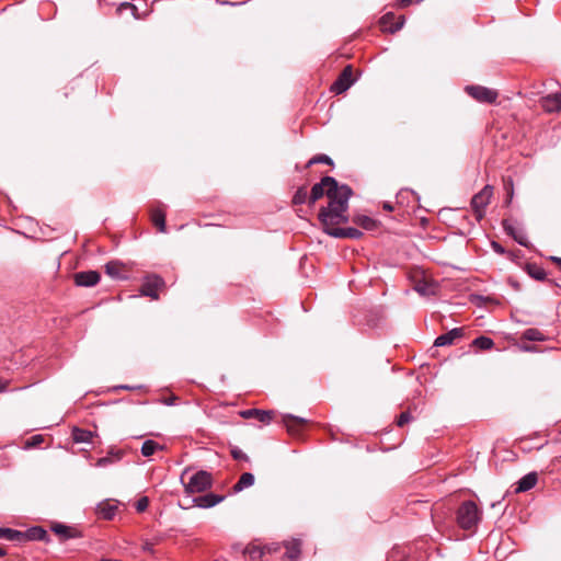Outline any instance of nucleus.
<instances>
[{
    "mask_svg": "<svg viewBox=\"0 0 561 561\" xmlns=\"http://www.w3.org/2000/svg\"><path fill=\"white\" fill-rule=\"evenodd\" d=\"M481 511L473 501H465L457 510V523L460 528L470 530L481 520Z\"/></svg>",
    "mask_w": 561,
    "mask_h": 561,
    "instance_id": "f03ea898",
    "label": "nucleus"
},
{
    "mask_svg": "<svg viewBox=\"0 0 561 561\" xmlns=\"http://www.w3.org/2000/svg\"><path fill=\"white\" fill-rule=\"evenodd\" d=\"M71 436L75 443H89L92 439L93 433L88 430L73 427Z\"/></svg>",
    "mask_w": 561,
    "mask_h": 561,
    "instance_id": "5701e85b",
    "label": "nucleus"
},
{
    "mask_svg": "<svg viewBox=\"0 0 561 561\" xmlns=\"http://www.w3.org/2000/svg\"><path fill=\"white\" fill-rule=\"evenodd\" d=\"M354 83L353 79V68L351 65L346 66L341 75L339 76L337 80L333 83L331 90L335 94H341L345 92Z\"/></svg>",
    "mask_w": 561,
    "mask_h": 561,
    "instance_id": "6e6552de",
    "label": "nucleus"
},
{
    "mask_svg": "<svg viewBox=\"0 0 561 561\" xmlns=\"http://www.w3.org/2000/svg\"><path fill=\"white\" fill-rule=\"evenodd\" d=\"M538 481V476L536 472H529L525 474L518 482L516 492H527L531 490Z\"/></svg>",
    "mask_w": 561,
    "mask_h": 561,
    "instance_id": "6ab92c4d",
    "label": "nucleus"
},
{
    "mask_svg": "<svg viewBox=\"0 0 561 561\" xmlns=\"http://www.w3.org/2000/svg\"><path fill=\"white\" fill-rule=\"evenodd\" d=\"M328 234L334 238L359 239L363 236V232L357 228L347 227L328 229Z\"/></svg>",
    "mask_w": 561,
    "mask_h": 561,
    "instance_id": "4468645a",
    "label": "nucleus"
},
{
    "mask_svg": "<svg viewBox=\"0 0 561 561\" xmlns=\"http://www.w3.org/2000/svg\"><path fill=\"white\" fill-rule=\"evenodd\" d=\"M225 500L224 495L207 493L196 496L192 500L195 506L201 508H210Z\"/></svg>",
    "mask_w": 561,
    "mask_h": 561,
    "instance_id": "9b49d317",
    "label": "nucleus"
},
{
    "mask_svg": "<svg viewBox=\"0 0 561 561\" xmlns=\"http://www.w3.org/2000/svg\"><path fill=\"white\" fill-rule=\"evenodd\" d=\"M42 442H43V436L42 435H34L27 442V446L28 447H35V446L39 445Z\"/></svg>",
    "mask_w": 561,
    "mask_h": 561,
    "instance_id": "ea45409f",
    "label": "nucleus"
},
{
    "mask_svg": "<svg viewBox=\"0 0 561 561\" xmlns=\"http://www.w3.org/2000/svg\"><path fill=\"white\" fill-rule=\"evenodd\" d=\"M551 260H552L553 262H556L558 265H560V266H561V259H560V257L552 256V257H551Z\"/></svg>",
    "mask_w": 561,
    "mask_h": 561,
    "instance_id": "09e8293b",
    "label": "nucleus"
},
{
    "mask_svg": "<svg viewBox=\"0 0 561 561\" xmlns=\"http://www.w3.org/2000/svg\"><path fill=\"white\" fill-rule=\"evenodd\" d=\"M542 106L547 112L561 111V92L545 96L542 99Z\"/></svg>",
    "mask_w": 561,
    "mask_h": 561,
    "instance_id": "f3484780",
    "label": "nucleus"
},
{
    "mask_svg": "<svg viewBox=\"0 0 561 561\" xmlns=\"http://www.w3.org/2000/svg\"><path fill=\"white\" fill-rule=\"evenodd\" d=\"M7 388V383L5 382H2L0 381V392L4 391Z\"/></svg>",
    "mask_w": 561,
    "mask_h": 561,
    "instance_id": "8fccbe9b",
    "label": "nucleus"
},
{
    "mask_svg": "<svg viewBox=\"0 0 561 561\" xmlns=\"http://www.w3.org/2000/svg\"><path fill=\"white\" fill-rule=\"evenodd\" d=\"M316 163H325V164L332 165L333 161L327 154H318V156H314L313 158H311L308 161L307 167H310V165L316 164Z\"/></svg>",
    "mask_w": 561,
    "mask_h": 561,
    "instance_id": "72a5a7b5",
    "label": "nucleus"
},
{
    "mask_svg": "<svg viewBox=\"0 0 561 561\" xmlns=\"http://www.w3.org/2000/svg\"><path fill=\"white\" fill-rule=\"evenodd\" d=\"M164 286V280L158 275H150L145 278L141 285L140 293L142 296L158 299V290Z\"/></svg>",
    "mask_w": 561,
    "mask_h": 561,
    "instance_id": "0eeeda50",
    "label": "nucleus"
},
{
    "mask_svg": "<svg viewBox=\"0 0 561 561\" xmlns=\"http://www.w3.org/2000/svg\"><path fill=\"white\" fill-rule=\"evenodd\" d=\"M272 411L248 409V420H255L262 424H268L272 420Z\"/></svg>",
    "mask_w": 561,
    "mask_h": 561,
    "instance_id": "aec40b11",
    "label": "nucleus"
},
{
    "mask_svg": "<svg viewBox=\"0 0 561 561\" xmlns=\"http://www.w3.org/2000/svg\"><path fill=\"white\" fill-rule=\"evenodd\" d=\"M113 462H114L113 457L106 456V457L99 458L95 466L96 467H107V466L112 465Z\"/></svg>",
    "mask_w": 561,
    "mask_h": 561,
    "instance_id": "58836bf2",
    "label": "nucleus"
},
{
    "mask_svg": "<svg viewBox=\"0 0 561 561\" xmlns=\"http://www.w3.org/2000/svg\"><path fill=\"white\" fill-rule=\"evenodd\" d=\"M23 531L11 528H0V539L23 542Z\"/></svg>",
    "mask_w": 561,
    "mask_h": 561,
    "instance_id": "4be33fe9",
    "label": "nucleus"
},
{
    "mask_svg": "<svg viewBox=\"0 0 561 561\" xmlns=\"http://www.w3.org/2000/svg\"><path fill=\"white\" fill-rule=\"evenodd\" d=\"M112 455H113V456H115L117 460H119V459H121V457H122V454H121L119 451L114 453V454H112Z\"/></svg>",
    "mask_w": 561,
    "mask_h": 561,
    "instance_id": "3c124183",
    "label": "nucleus"
},
{
    "mask_svg": "<svg viewBox=\"0 0 561 561\" xmlns=\"http://www.w3.org/2000/svg\"><path fill=\"white\" fill-rule=\"evenodd\" d=\"M184 476L185 473L182 474L181 480L187 493H201L211 486V476L207 471L201 470L193 473L187 482H184Z\"/></svg>",
    "mask_w": 561,
    "mask_h": 561,
    "instance_id": "20e7f679",
    "label": "nucleus"
},
{
    "mask_svg": "<svg viewBox=\"0 0 561 561\" xmlns=\"http://www.w3.org/2000/svg\"><path fill=\"white\" fill-rule=\"evenodd\" d=\"M144 550L149 552V553H153V545L149 541L145 542L144 545Z\"/></svg>",
    "mask_w": 561,
    "mask_h": 561,
    "instance_id": "a18cd8bd",
    "label": "nucleus"
},
{
    "mask_svg": "<svg viewBox=\"0 0 561 561\" xmlns=\"http://www.w3.org/2000/svg\"><path fill=\"white\" fill-rule=\"evenodd\" d=\"M350 186L343 184L329 202L328 207H322L319 211V220L323 226V230L328 233V229H334L335 225L346 222L348 220L345 215L348 209V199L352 196Z\"/></svg>",
    "mask_w": 561,
    "mask_h": 561,
    "instance_id": "f257e3e1",
    "label": "nucleus"
},
{
    "mask_svg": "<svg viewBox=\"0 0 561 561\" xmlns=\"http://www.w3.org/2000/svg\"><path fill=\"white\" fill-rule=\"evenodd\" d=\"M136 511L139 512V513H142L145 512L148 506H149V499L147 496H142L140 497L137 502H136Z\"/></svg>",
    "mask_w": 561,
    "mask_h": 561,
    "instance_id": "c9c22d12",
    "label": "nucleus"
},
{
    "mask_svg": "<svg viewBox=\"0 0 561 561\" xmlns=\"http://www.w3.org/2000/svg\"><path fill=\"white\" fill-rule=\"evenodd\" d=\"M254 483V476L250 472H248V476H247V484H248V488H250L251 485H253Z\"/></svg>",
    "mask_w": 561,
    "mask_h": 561,
    "instance_id": "49530a36",
    "label": "nucleus"
},
{
    "mask_svg": "<svg viewBox=\"0 0 561 561\" xmlns=\"http://www.w3.org/2000/svg\"><path fill=\"white\" fill-rule=\"evenodd\" d=\"M341 185L332 176H324L319 183H316L309 195V204H314L318 199H320L324 194L329 197V199L340 191Z\"/></svg>",
    "mask_w": 561,
    "mask_h": 561,
    "instance_id": "7ed1b4c3",
    "label": "nucleus"
},
{
    "mask_svg": "<svg viewBox=\"0 0 561 561\" xmlns=\"http://www.w3.org/2000/svg\"><path fill=\"white\" fill-rule=\"evenodd\" d=\"M162 446H160L157 442L147 439L144 442L141 446V454L145 457L152 456L158 449H161Z\"/></svg>",
    "mask_w": 561,
    "mask_h": 561,
    "instance_id": "cd10ccee",
    "label": "nucleus"
},
{
    "mask_svg": "<svg viewBox=\"0 0 561 561\" xmlns=\"http://www.w3.org/2000/svg\"><path fill=\"white\" fill-rule=\"evenodd\" d=\"M283 422L287 427L288 432L295 434L297 431L302 428L307 424V420L298 417L291 414H287L283 417Z\"/></svg>",
    "mask_w": 561,
    "mask_h": 561,
    "instance_id": "a211bd4d",
    "label": "nucleus"
},
{
    "mask_svg": "<svg viewBox=\"0 0 561 561\" xmlns=\"http://www.w3.org/2000/svg\"><path fill=\"white\" fill-rule=\"evenodd\" d=\"M505 229L507 232L520 244L524 247H527V240L526 237L523 233L515 232L512 228L507 227L506 224H504Z\"/></svg>",
    "mask_w": 561,
    "mask_h": 561,
    "instance_id": "f704fd0d",
    "label": "nucleus"
},
{
    "mask_svg": "<svg viewBox=\"0 0 561 561\" xmlns=\"http://www.w3.org/2000/svg\"><path fill=\"white\" fill-rule=\"evenodd\" d=\"M385 208L388 209V210H392V207L388 204L385 205Z\"/></svg>",
    "mask_w": 561,
    "mask_h": 561,
    "instance_id": "6e6d98bb",
    "label": "nucleus"
},
{
    "mask_svg": "<svg viewBox=\"0 0 561 561\" xmlns=\"http://www.w3.org/2000/svg\"><path fill=\"white\" fill-rule=\"evenodd\" d=\"M528 274L537 280H543L546 278V271L537 265H528Z\"/></svg>",
    "mask_w": 561,
    "mask_h": 561,
    "instance_id": "473e14b6",
    "label": "nucleus"
},
{
    "mask_svg": "<svg viewBox=\"0 0 561 561\" xmlns=\"http://www.w3.org/2000/svg\"><path fill=\"white\" fill-rule=\"evenodd\" d=\"M3 556H5V550L0 547V557H3Z\"/></svg>",
    "mask_w": 561,
    "mask_h": 561,
    "instance_id": "5fc2aeb1",
    "label": "nucleus"
},
{
    "mask_svg": "<svg viewBox=\"0 0 561 561\" xmlns=\"http://www.w3.org/2000/svg\"><path fill=\"white\" fill-rule=\"evenodd\" d=\"M151 219L153 225L159 229L160 232H165V214L163 210H152Z\"/></svg>",
    "mask_w": 561,
    "mask_h": 561,
    "instance_id": "b1692460",
    "label": "nucleus"
},
{
    "mask_svg": "<svg viewBox=\"0 0 561 561\" xmlns=\"http://www.w3.org/2000/svg\"><path fill=\"white\" fill-rule=\"evenodd\" d=\"M23 535H24L23 541H27V540L48 541L49 540V536H48L47 531L39 526L28 528L27 530L23 531Z\"/></svg>",
    "mask_w": 561,
    "mask_h": 561,
    "instance_id": "dca6fc26",
    "label": "nucleus"
},
{
    "mask_svg": "<svg viewBox=\"0 0 561 561\" xmlns=\"http://www.w3.org/2000/svg\"><path fill=\"white\" fill-rule=\"evenodd\" d=\"M174 399H169L168 405H171L173 403Z\"/></svg>",
    "mask_w": 561,
    "mask_h": 561,
    "instance_id": "13d9d810",
    "label": "nucleus"
},
{
    "mask_svg": "<svg viewBox=\"0 0 561 561\" xmlns=\"http://www.w3.org/2000/svg\"><path fill=\"white\" fill-rule=\"evenodd\" d=\"M396 19V15L391 12L385 14L381 20H380V24H381V27L385 32H390V33H394L399 30L402 28L403 24H404V16L403 15H400L398 18V21L394 23Z\"/></svg>",
    "mask_w": 561,
    "mask_h": 561,
    "instance_id": "f8f14e48",
    "label": "nucleus"
},
{
    "mask_svg": "<svg viewBox=\"0 0 561 561\" xmlns=\"http://www.w3.org/2000/svg\"><path fill=\"white\" fill-rule=\"evenodd\" d=\"M401 561H407V560H401Z\"/></svg>",
    "mask_w": 561,
    "mask_h": 561,
    "instance_id": "bf43d9fd",
    "label": "nucleus"
},
{
    "mask_svg": "<svg viewBox=\"0 0 561 561\" xmlns=\"http://www.w3.org/2000/svg\"><path fill=\"white\" fill-rule=\"evenodd\" d=\"M522 336H523L524 340H527V341L541 342V341L546 340L545 334L540 330L535 329V328L526 329L523 332Z\"/></svg>",
    "mask_w": 561,
    "mask_h": 561,
    "instance_id": "bb28decb",
    "label": "nucleus"
},
{
    "mask_svg": "<svg viewBox=\"0 0 561 561\" xmlns=\"http://www.w3.org/2000/svg\"><path fill=\"white\" fill-rule=\"evenodd\" d=\"M307 199L309 201V197H308V194H307V190H306L305 186H301L294 194V196H293V204L301 205V204L306 203Z\"/></svg>",
    "mask_w": 561,
    "mask_h": 561,
    "instance_id": "2f4dec72",
    "label": "nucleus"
},
{
    "mask_svg": "<svg viewBox=\"0 0 561 561\" xmlns=\"http://www.w3.org/2000/svg\"><path fill=\"white\" fill-rule=\"evenodd\" d=\"M217 3L220 4V5L238 7V5H242L244 3V1H242V0H237V1L217 0Z\"/></svg>",
    "mask_w": 561,
    "mask_h": 561,
    "instance_id": "a19ab883",
    "label": "nucleus"
},
{
    "mask_svg": "<svg viewBox=\"0 0 561 561\" xmlns=\"http://www.w3.org/2000/svg\"><path fill=\"white\" fill-rule=\"evenodd\" d=\"M414 289L422 296H431L435 294V287L426 282L416 283Z\"/></svg>",
    "mask_w": 561,
    "mask_h": 561,
    "instance_id": "c756f323",
    "label": "nucleus"
},
{
    "mask_svg": "<svg viewBox=\"0 0 561 561\" xmlns=\"http://www.w3.org/2000/svg\"><path fill=\"white\" fill-rule=\"evenodd\" d=\"M122 7L130 8V9H131V11H133L134 16H136V18H137V8H136V5H134V4H131V3H128V2H124V3L122 4Z\"/></svg>",
    "mask_w": 561,
    "mask_h": 561,
    "instance_id": "c03bdc74",
    "label": "nucleus"
},
{
    "mask_svg": "<svg viewBox=\"0 0 561 561\" xmlns=\"http://www.w3.org/2000/svg\"><path fill=\"white\" fill-rule=\"evenodd\" d=\"M411 419L412 417H411L410 412H402L397 420V424H398V426H403V425L408 424L411 421Z\"/></svg>",
    "mask_w": 561,
    "mask_h": 561,
    "instance_id": "e433bc0d",
    "label": "nucleus"
},
{
    "mask_svg": "<svg viewBox=\"0 0 561 561\" xmlns=\"http://www.w3.org/2000/svg\"><path fill=\"white\" fill-rule=\"evenodd\" d=\"M118 511V502L115 500H104L95 507V513L99 517L111 520L114 518Z\"/></svg>",
    "mask_w": 561,
    "mask_h": 561,
    "instance_id": "1a4fd4ad",
    "label": "nucleus"
},
{
    "mask_svg": "<svg viewBox=\"0 0 561 561\" xmlns=\"http://www.w3.org/2000/svg\"><path fill=\"white\" fill-rule=\"evenodd\" d=\"M51 530L60 536L62 539H69V538H73L76 537L75 533H73V529L69 526H66L64 524H55L53 527H51Z\"/></svg>",
    "mask_w": 561,
    "mask_h": 561,
    "instance_id": "a878e982",
    "label": "nucleus"
},
{
    "mask_svg": "<svg viewBox=\"0 0 561 561\" xmlns=\"http://www.w3.org/2000/svg\"><path fill=\"white\" fill-rule=\"evenodd\" d=\"M472 344L473 346L483 351L491 350L494 346L493 340L483 335L474 339Z\"/></svg>",
    "mask_w": 561,
    "mask_h": 561,
    "instance_id": "c85d7f7f",
    "label": "nucleus"
},
{
    "mask_svg": "<svg viewBox=\"0 0 561 561\" xmlns=\"http://www.w3.org/2000/svg\"><path fill=\"white\" fill-rule=\"evenodd\" d=\"M462 335H463V329L462 328L451 329L447 333L437 336L435 342H434V345L437 346V347L451 345V344H454V342L457 339L462 337Z\"/></svg>",
    "mask_w": 561,
    "mask_h": 561,
    "instance_id": "ddd939ff",
    "label": "nucleus"
},
{
    "mask_svg": "<svg viewBox=\"0 0 561 561\" xmlns=\"http://www.w3.org/2000/svg\"><path fill=\"white\" fill-rule=\"evenodd\" d=\"M493 194V187L485 185L479 193L471 198V208L476 219L480 221L485 215V207L490 204Z\"/></svg>",
    "mask_w": 561,
    "mask_h": 561,
    "instance_id": "39448f33",
    "label": "nucleus"
},
{
    "mask_svg": "<svg viewBox=\"0 0 561 561\" xmlns=\"http://www.w3.org/2000/svg\"><path fill=\"white\" fill-rule=\"evenodd\" d=\"M354 221L366 230H373L376 227V221L368 216H358Z\"/></svg>",
    "mask_w": 561,
    "mask_h": 561,
    "instance_id": "7c9ffc66",
    "label": "nucleus"
},
{
    "mask_svg": "<svg viewBox=\"0 0 561 561\" xmlns=\"http://www.w3.org/2000/svg\"><path fill=\"white\" fill-rule=\"evenodd\" d=\"M118 389H125V390H134V389H139L140 387H130V386H119L117 387Z\"/></svg>",
    "mask_w": 561,
    "mask_h": 561,
    "instance_id": "de8ad7c7",
    "label": "nucleus"
},
{
    "mask_svg": "<svg viewBox=\"0 0 561 561\" xmlns=\"http://www.w3.org/2000/svg\"><path fill=\"white\" fill-rule=\"evenodd\" d=\"M123 267V264L118 261H110L105 264V272L108 276L113 278H124V276L121 275V270Z\"/></svg>",
    "mask_w": 561,
    "mask_h": 561,
    "instance_id": "393cba45",
    "label": "nucleus"
},
{
    "mask_svg": "<svg viewBox=\"0 0 561 561\" xmlns=\"http://www.w3.org/2000/svg\"><path fill=\"white\" fill-rule=\"evenodd\" d=\"M240 553H241L242 556H245V547H241V546H240Z\"/></svg>",
    "mask_w": 561,
    "mask_h": 561,
    "instance_id": "603ef678",
    "label": "nucleus"
},
{
    "mask_svg": "<svg viewBox=\"0 0 561 561\" xmlns=\"http://www.w3.org/2000/svg\"><path fill=\"white\" fill-rule=\"evenodd\" d=\"M231 454L234 459H240V458H243V456H244L243 451L241 449H232Z\"/></svg>",
    "mask_w": 561,
    "mask_h": 561,
    "instance_id": "37998d69",
    "label": "nucleus"
},
{
    "mask_svg": "<svg viewBox=\"0 0 561 561\" xmlns=\"http://www.w3.org/2000/svg\"><path fill=\"white\" fill-rule=\"evenodd\" d=\"M466 92L474 100L484 103H494L497 98V92L481 85H467Z\"/></svg>",
    "mask_w": 561,
    "mask_h": 561,
    "instance_id": "423d86ee",
    "label": "nucleus"
},
{
    "mask_svg": "<svg viewBox=\"0 0 561 561\" xmlns=\"http://www.w3.org/2000/svg\"><path fill=\"white\" fill-rule=\"evenodd\" d=\"M286 552L284 558L287 561H297L301 553V542L298 539H293L285 543Z\"/></svg>",
    "mask_w": 561,
    "mask_h": 561,
    "instance_id": "2eb2a0df",
    "label": "nucleus"
},
{
    "mask_svg": "<svg viewBox=\"0 0 561 561\" xmlns=\"http://www.w3.org/2000/svg\"><path fill=\"white\" fill-rule=\"evenodd\" d=\"M245 488V472H243L240 477L238 482L233 486V493L240 492Z\"/></svg>",
    "mask_w": 561,
    "mask_h": 561,
    "instance_id": "4c0bfd02",
    "label": "nucleus"
},
{
    "mask_svg": "<svg viewBox=\"0 0 561 561\" xmlns=\"http://www.w3.org/2000/svg\"><path fill=\"white\" fill-rule=\"evenodd\" d=\"M174 399H169L168 405H171L173 403Z\"/></svg>",
    "mask_w": 561,
    "mask_h": 561,
    "instance_id": "4d7b16f0",
    "label": "nucleus"
},
{
    "mask_svg": "<svg viewBox=\"0 0 561 561\" xmlns=\"http://www.w3.org/2000/svg\"><path fill=\"white\" fill-rule=\"evenodd\" d=\"M100 273L96 271L79 272L75 275L77 286L92 287L100 282Z\"/></svg>",
    "mask_w": 561,
    "mask_h": 561,
    "instance_id": "9d476101",
    "label": "nucleus"
},
{
    "mask_svg": "<svg viewBox=\"0 0 561 561\" xmlns=\"http://www.w3.org/2000/svg\"><path fill=\"white\" fill-rule=\"evenodd\" d=\"M239 414H240V416H241V417H243V419H245V416H247L245 411H240V412H239Z\"/></svg>",
    "mask_w": 561,
    "mask_h": 561,
    "instance_id": "864d4df0",
    "label": "nucleus"
},
{
    "mask_svg": "<svg viewBox=\"0 0 561 561\" xmlns=\"http://www.w3.org/2000/svg\"><path fill=\"white\" fill-rule=\"evenodd\" d=\"M265 554V547H262L256 543L248 545V558L250 561H263V557Z\"/></svg>",
    "mask_w": 561,
    "mask_h": 561,
    "instance_id": "412c9836",
    "label": "nucleus"
},
{
    "mask_svg": "<svg viewBox=\"0 0 561 561\" xmlns=\"http://www.w3.org/2000/svg\"><path fill=\"white\" fill-rule=\"evenodd\" d=\"M491 245H492V249H493L496 253H499V254H504L505 250H504V248H503L500 243H497V242L493 241Z\"/></svg>",
    "mask_w": 561,
    "mask_h": 561,
    "instance_id": "79ce46f5",
    "label": "nucleus"
}]
</instances>
